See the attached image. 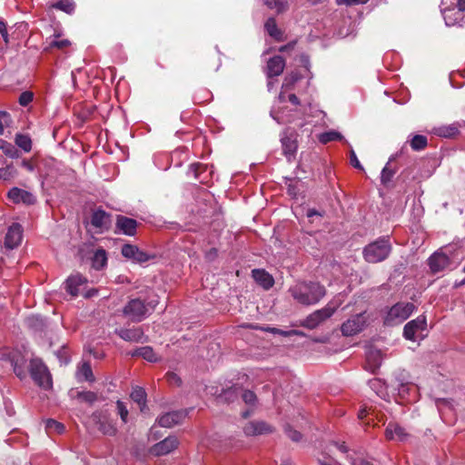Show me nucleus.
<instances>
[{
    "instance_id": "1",
    "label": "nucleus",
    "mask_w": 465,
    "mask_h": 465,
    "mask_svg": "<svg viewBox=\"0 0 465 465\" xmlns=\"http://www.w3.org/2000/svg\"><path fill=\"white\" fill-rule=\"evenodd\" d=\"M292 297L302 305L319 302L326 294L325 287L315 282H302L289 289Z\"/></svg>"
},
{
    "instance_id": "2",
    "label": "nucleus",
    "mask_w": 465,
    "mask_h": 465,
    "mask_svg": "<svg viewBox=\"0 0 465 465\" xmlns=\"http://www.w3.org/2000/svg\"><path fill=\"white\" fill-rule=\"evenodd\" d=\"M157 304V300L146 302L141 298H133L123 308V314L133 322H141L155 309Z\"/></svg>"
},
{
    "instance_id": "3",
    "label": "nucleus",
    "mask_w": 465,
    "mask_h": 465,
    "mask_svg": "<svg viewBox=\"0 0 465 465\" xmlns=\"http://www.w3.org/2000/svg\"><path fill=\"white\" fill-rule=\"evenodd\" d=\"M374 320L375 318L372 316V314L367 312L358 313L349 318L341 324V331L343 336H354L363 331L367 326L374 322Z\"/></svg>"
},
{
    "instance_id": "4",
    "label": "nucleus",
    "mask_w": 465,
    "mask_h": 465,
    "mask_svg": "<svg viewBox=\"0 0 465 465\" xmlns=\"http://www.w3.org/2000/svg\"><path fill=\"white\" fill-rule=\"evenodd\" d=\"M29 371L31 378L40 388L50 390L53 387L52 375L41 359L35 358L30 361Z\"/></svg>"
},
{
    "instance_id": "5",
    "label": "nucleus",
    "mask_w": 465,
    "mask_h": 465,
    "mask_svg": "<svg viewBox=\"0 0 465 465\" xmlns=\"http://www.w3.org/2000/svg\"><path fill=\"white\" fill-rule=\"evenodd\" d=\"M415 306L411 302H398L393 305L384 318V324L393 326L401 323L413 312Z\"/></svg>"
},
{
    "instance_id": "6",
    "label": "nucleus",
    "mask_w": 465,
    "mask_h": 465,
    "mask_svg": "<svg viewBox=\"0 0 465 465\" xmlns=\"http://www.w3.org/2000/svg\"><path fill=\"white\" fill-rule=\"evenodd\" d=\"M140 223L133 218L117 214L115 217V233H123L127 236H135Z\"/></svg>"
},
{
    "instance_id": "7",
    "label": "nucleus",
    "mask_w": 465,
    "mask_h": 465,
    "mask_svg": "<svg viewBox=\"0 0 465 465\" xmlns=\"http://www.w3.org/2000/svg\"><path fill=\"white\" fill-rule=\"evenodd\" d=\"M334 312L335 308L327 305L307 316L302 325L310 330L315 329L320 323L329 319Z\"/></svg>"
},
{
    "instance_id": "8",
    "label": "nucleus",
    "mask_w": 465,
    "mask_h": 465,
    "mask_svg": "<svg viewBox=\"0 0 465 465\" xmlns=\"http://www.w3.org/2000/svg\"><path fill=\"white\" fill-rule=\"evenodd\" d=\"M121 253L124 258L131 259L138 263H143L154 258V255H151L139 249L137 245L131 243L124 244L121 249Z\"/></svg>"
},
{
    "instance_id": "9",
    "label": "nucleus",
    "mask_w": 465,
    "mask_h": 465,
    "mask_svg": "<svg viewBox=\"0 0 465 465\" xmlns=\"http://www.w3.org/2000/svg\"><path fill=\"white\" fill-rule=\"evenodd\" d=\"M64 284L68 293L72 296H77L85 289L87 279L80 273H75L68 277Z\"/></svg>"
},
{
    "instance_id": "10",
    "label": "nucleus",
    "mask_w": 465,
    "mask_h": 465,
    "mask_svg": "<svg viewBox=\"0 0 465 465\" xmlns=\"http://www.w3.org/2000/svg\"><path fill=\"white\" fill-rule=\"evenodd\" d=\"M427 322L423 315L418 316L416 319L407 322L403 328V336L406 340L415 341V334L419 331L426 329Z\"/></svg>"
},
{
    "instance_id": "11",
    "label": "nucleus",
    "mask_w": 465,
    "mask_h": 465,
    "mask_svg": "<svg viewBox=\"0 0 465 465\" xmlns=\"http://www.w3.org/2000/svg\"><path fill=\"white\" fill-rule=\"evenodd\" d=\"M23 237V228L19 223H13L7 230L5 237V247L10 250L17 247Z\"/></svg>"
},
{
    "instance_id": "12",
    "label": "nucleus",
    "mask_w": 465,
    "mask_h": 465,
    "mask_svg": "<svg viewBox=\"0 0 465 465\" xmlns=\"http://www.w3.org/2000/svg\"><path fill=\"white\" fill-rule=\"evenodd\" d=\"M450 263L448 255L443 252H435L428 259V265L432 273H438L445 270Z\"/></svg>"
},
{
    "instance_id": "13",
    "label": "nucleus",
    "mask_w": 465,
    "mask_h": 465,
    "mask_svg": "<svg viewBox=\"0 0 465 465\" xmlns=\"http://www.w3.org/2000/svg\"><path fill=\"white\" fill-rule=\"evenodd\" d=\"M187 415L186 411H174L166 412L158 418L157 421L161 427L172 428L174 425L180 424Z\"/></svg>"
},
{
    "instance_id": "14",
    "label": "nucleus",
    "mask_w": 465,
    "mask_h": 465,
    "mask_svg": "<svg viewBox=\"0 0 465 465\" xmlns=\"http://www.w3.org/2000/svg\"><path fill=\"white\" fill-rule=\"evenodd\" d=\"M178 440L174 436H169L163 440L154 444L152 448V453L156 456L169 454L178 447Z\"/></svg>"
},
{
    "instance_id": "15",
    "label": "nucleus",
    "mask_w": 465,
    "mask_h": 465,
    "mask_svg": "<svg viewBox=\"0 0 465 465\" xmlns=\"http://www.w3.org/2000/svg\"><path fill=\"white\" fill-rule=\"evenodd\" d=\"M243 431L247 436H257L272 433L273 431V428L265 421L257 420L248 422L244 426Z\"/></svg>"
},
{
    "instance_id": "16",
    "label": "nucleus",
    "mask_w": 465,
    "mask_h": 465,
    "mask_svg": "<svg viewBox=\"0 0 465 465\" xmlns=\"http://www.w3.org/2000/svg\"><path fill=\"white\" fill-rule=\"evenodd\" d=\"M7 197L15 203L33 204L35 202V198L31 193L17 187H13L8 192Z\"/></svg>"
},
{
    "instance_id": "17",
    "label": "nucleus",
    "mask_w": 465,
    "mask_h": 465,
    "mask_svg": "<svg viewBox=\"0 0 465 465\" xmlns=\"http://www.w3.org/2000/svg\"><path fill=\"white\" fill-rule=\"evenodd\" d=\"M285 67V60L281 55H275L267 62V76L272 78L282 74Z\"/></svg>"
},
{
    "instance_id": "18",
    "label": "nucleus",
    "mask_w": 465,
    "mask_h": 465,
    "mask_svg": "<svg viewBox=\"0 0 465 465\" xmlns=\"http://www.w3.org/2000/svg\"><path fill=\"white\" fill-rule=\"evenodd\" d=\"M252 276L256 283L264 290H270L274 284L273 277L263 269H253Z\"/></svg>"
},
{
    "instance_id": "19",
    "label": "nucleus",
    "mask_w": 465,
    "mask_h": 465,
    "mask_svg": "<svg viewBox=\"0 0 465 465\" xmlns=\"http://www.w3.org/2000/svg\"><path fill=\"white\" fill-rule=\"evenodd\" d=\"M115 333L126 341L139 342L143 336V331L141 327H134L130 329L121 328L115 331Z\"/></svg>"
},
{
    "instance_id": "20",
    "label": "nucleus",
    "mask_w": 465,
    "mask_h": 465,
    "mask_svg": "<svg viewBox=\"0 0 465 465\" xmlns=\"http://www.w3.org/2000/svg\"><path fill=\"white\" fill-rule=\"evenodd\" d=\"M110 214L102 209L94 211L91 216V224L97 229L108 228Z\"/></svg>"
},
{
    "instance_id": "21",
    "label": "nucleus",
    "mask_w": 465,
    "mask_h": 465,
    "mask_svg": "<svg viewBox=\"0 0 465 465\" xmlns=\"http://www.w3.org/2000/svg\"><path fill=\"white\" fill-rule=\"evenodd\" d=\"M366 362L365 369L372 373H375L378 369V351L374 349V345L370 343L366 346Z\"/></svg>"
},
{
    "instance_id": "22",
    "label": "nucleus",
    "mask_w": 465,
    "mask_h": 465,
    "mask_svg": "<svg viewBox=\"0 0 465 465\" xmlns=\"http://www.w3.org/2000/svg\"><path fill=\"white\" fill-rule=\"evenodd\" d=\"M264 29L266 33L273 38L277 42H282L284 40L283 31L280 29L277 25L276 20L274 17H269L264 23Z\"/></svg>"
},
{
    "instance_id": "23",
    "label": "nucleus",
    "mask_w": 465,
    "mask_h": 465,
    "mask_svg": "<svg viewBox=\"0 0 465 465\" xmlns=\"http://www.w3.org/2000/svg\"><path fill=\"white\" fill-rule=\"evenodd\" d=\"M283 154L287 157L288 161L294 155L297 150V142L292 135H284L281 138Z\"/></svg>"
},
{
    "instance_id": "24",
    "label": "nucleus",
    "mask_w": 465,
    "mask_h": 465,
    "mask_svg": "<svg viewBox=\"0 0 465 465\" xmlns=\"http://www.w3.org/2000/svg\"><path fill=\"white\" fill-rule=\"evenodd\" d=\"M146 397L147 394L143 388L139 386L133 388L131 392V399L139 405L141 411H144V410L147 408Z\"/></svg>"
},
{
    "instance_id": "25",
    "label": "nucleus",
    "mask_w": 465,
    "mask_h": 465,
    "mask_svg": "<svg viewBox=\"0 0 465 465\" xmlns=\"http://www.w3.org/2000/svg\"><path fill=\"white\" fill-rule=\"evenodd\" d=\"M131 355L133 357H142L143 359L150 361L155 362L158 361L156 354L153 351V349L150 346H144L134 350Z\"/></svg>"
},
{
    "instance_id": "26",
    "label": "nucleus",
    "mask_w": 465,
    "mask_h": 465,
    "mask_svg": "<svg viewBox=\"0 0 465 465\" xmlns=\"http://www.w3.org/2000/svg\"><path fill=\"white\" fill-rule=\"evenodd\" d=\"M107 263V255L105 250L100 248L95 251L92 258V266L95 270L103 269Z\"/></svg>"
},
{
    "instance_id": "27",
    "label": "nucleus",
    "mask_w": 465,
    "mask_h": 465,
    "mask_svg": "<svg viewBox=\"0 0 465 465\" xmlns=\"http://www.w3.org/2000/svg\"><path fill=\"white\" fill-rule=\"evenodd\" d=\"M241 391L242 388L234 385L223 390V392L219 395V399L226 402H233L235 400H237Z\"/></svg>"
},
{
    "instance_id": "28",
    "label": "nucleus",
    "mask_w": 465,
    "mask_h": 465,
    "mask_svg": "<svg viewBox=\"0 0 465 465\" xmlns=\"http://www.w3.org/2000/svg\"><path fill=\"white\" fill-rule=\"evenodd\" d=\"M363 255L368 262L375 263L378 262V242L375 241L365 247Z\"/></svg>"
},
{
    "instance_id": "29",
    "label": "nucleus",
    "mask_w": 465,
    "mask_h": 465,
    "mask_svg": "<svg viewBox=\"0 0 465 465\" xmlns=\"http://www.w3.org/2000/svg\"><path fill=\"white\" fill-rule=\"evenodd\" d=\"M459 127L460 125L458 124L441 126L438 128L436 134L444 138H451L460 134Z\"/></svg>"
},
{
    "instance_id": "30",
    "label": "nucleus",
    "mask_w": 465,
    "mask_h": 465,
    "mask_svg": "<svg viewBox=\"0 0 465 465\" xmlns=\"http://www.w3.org/2000/svg\"><path fill=\"white\" fill-rule=\"evenodd\" d=\"M11 365L13 367V371L15 373V375L20 379L23 380L26 377V371L25 370V361L23 358L18 357L15 358L13 357L11 360Z\"/></svg>"
},
{
    "instance_id": "31",
    "label": "nucleus",
    "mask_w": 465,
    "mask_h": 465,
    "mask_svg": "<svg viewBox=\"0 0 465 465\" xmlns=\"http://www.w3.org/2000/svg\"><path fill=\"white\" fill-rule=\"evenodd\" d=\"M396 435L400 440H403L407 435L404 431V429L396 425L390 423L385 430V436L389 440H392Z\"/></svg>"
},
{
    "instance_id": "32",
    "label": "nucleus",
    "mask_w": 465,
    "mask_h": 465,
    "mask_svg": "<svg viewBox=\"0 0 465 465\" xmlns=\"http://www.w3.org/2000/svg\"><path fill=\"white\" fill-rule=\"evenodd\" d=\"M410 145L413 151H422L428 145V139L425 135L415 134L411 139Z\"/></svg>"
},
{
    "instance_id": "33",
    "label": "nucleus",
    "mask_w": 465,
    "mask_h": 465,
    "mask_svg": "<svg viewBox=\"0 0 465 465\" xmlns=\"http://www.w3.org/2000/svg\"><path fill=\"white\" fill-rule=\"evenodd\" d=\"M77 377L79 380L81 379L80 377H83L84 381H94V376L89 362L85 361L78 368Z\"/></svg>"
},
{
    "instance_id": "34",
    "label": "nucleus",
    "mask_w": 465,
    "mask_h": 465,
    "mask_svg": "<svg viewBox=\"0 0 465 465\" xmlns=\"http://www.w3.org/2000/svg\"><path fill=\"white\" fill-rule=\"evenodd\" d=\"M342 138L343 137L341 133L337 131H329L319 134L318 140L320 143L326 144L332 141H341Z\"/></svg>"
},
{
    "instance_id": "35",
    "label": "nucleus",
    "mask_w": 465,
    "mask_h": 465,
    "mask_svg": "<svg viewBox=\"0 0 465 465\" xmlns=\"http://www.w3.org/2000/svg\"><path fill=\"white\" fill-rule=\"evenodd\" d=\"M264 4L271 9H276L278 14L287 11L289 8L287 0H264Z\"/></svg>"
},
{
    "instance_id": "36",
    "label": "nucleus",
    "mask_w": 465,
    "mask_h": 465,
    "mask_svg": "<svg viewBox=\"0 0 465 465\" xmlns=\"http://www.w3.org/2000/svg\"><path fill=\"white\" fill-rule=\"evenodd\" d=\"M0 149L4 152V153L10 158H17L19 157L18 149L13 145L12 143L0 140Z\"/></svg>"
},
{
    "instance_id": "37",
    "label": "nucleus",
    "mask_w": 465,
    "mask_h": 465,
    "mask_svg": "<svg viewBox=\"0 0 465 465\" xmlns=\"http://www.w3.org/2000/svg\"><path fill=\"white\" fill-rule=\"evenodd\" d=\"M15 144L25 152H30L32 149L31 138L26 134H17L15 135Z\"/></svg>"
},
{
    "instance_id": "38",
    "label": "nucleus",
    "mask_w": 465,
    "mask_h": 465,
    "mask_svg": "<svg viewBox=\"0 0 465 465\" xmlns=\"http://www.w3.org/2000/svg\"><path fill=\"white\" fill-rule=\"evenodd\" d=\"M98 430L104 435H114L116 430L114 425L105 419H100L97 422Z\"/></svg>"
},
{
    "instance_id": "39",
    "label": "nucleus",
    "mask_w": 465,
    "mask_h": 465,
    "mask_svg": "<svg viewBox=\"0 0 465 465\" xmlns=\"http://www.w3.org/2000/svg\"><path fill=\"white\" fill-rule=\"evenodd\" d=\"M45 429L49 433L55 432L57 434H62L64 431L65 427L63 423L49 419L45 422Z\"/></svg>"
},
{
    "instance_id": "40",
    "label": "nucleus",
    "mask_w": 465,
    "mask_h": 465,
    "mask_svg": "<svg viewBox=\"0 0 465 465\" xmlns=\"http://www.w3.org/2000/svg\"><path fill=\"white\" fill-rule=\"evenodd\" d=\"M53 8L65 12L66 14H72L74 10V3L72 0H60L54 3Z\"/></svg>"
},
{
    "instance_id": "41",
    "label": "nucleus",
    "mask_w": 465,
    "mask_h": 465,
    "mask_svg": "<svg viewBox=\"0 0 465 465\" xmlns=\"http://www.w3.org/2000/svg\"><path fill=\"white\" fill-rule=\"evenodd\" d=\"M391 252V244L389 239H380V262L385 260Z\"/></svg>"
},
{
    "instance_id": "42",
    "label": "nucleus",
    "mask_w": 465,
    "mask_h": 465,
    "mask_svg": "<svg viewBox=\"0 0 465 465\" xmlns=\"http://www.w3.org/2000/svg\"><path fill=\"white\" fill-rule=\"evenodd\" d=\"M16 169L12 165L0 168V179L8 181L16 175Z\"/></svg>"
},
{
    "instance_id": "43",
    "label": "nucleus",
    "mask_w": 465,
    "mask_h": 465,
    "mask_svg": "<svg viewBox=\"0 0 465 465\" xmlns=\"http://www.w3.org/2000/svg\"><path fill=\"white\" fill-rule=\"evenodd\" d=\"M394 173H395V169L391 168L390 166V163H387L381 171V183L383 184H387L388 183H390L392 176L394 175Z\"/></svg>"
},
{
    "instance_id": "44",
    "label": "nucleus",
    "mask_w": 465,
    "mask_h": 465,
    "mask_svg": "<svg viewBox=\"0 0 465 465\" xmlns=\"http://www.w3.org/2000/svg\"><path fill=\"white\" fill-rule=\"evenodd\" d=\"M301 79V75L297 73L292 74L285 77L282 88H285L287 90H291L293 88L294 84Z\"/></svg>"
},
{
    "instance_id": "45",
    "label": "nucleus",
    "mask_w": 465,
    "mask_h": 465,
    "mask_svg": "<svg viewBox=\"0 0 465 465\" xmlns=\"http://www.w3.org/2000/svg\"><path fill=\"white\" fill-rule=\"evenodd\" d=\"M77 399L88 402L90 404L94 403L97 400L96 393L93 391H79L77 392Z\"/></svg>"
},
{
    "instance_id": "46",
    "label": "nucleus",
    "mask_w": 465,
    "mask_h": 465,
    "mask_svg": "<svg viewBox=\"0 0 465 465\" xmlns=\"http://www.w3.org/2000/svg\"><path fill=\"white\" fill-rule=\"evenodd\" d=\"M242 401L249 405H254L257 400L256 394L249 390L241 391Z\"/></svg>"
},
{
    "instance_id": "47",
    "label": "nucleus",
    "mask_w": 465,
    "mask_h": 465,
    "mask_svg": "<svg viewBox=\"0 0 465 465\" xmlns=\"http://www.w3.org/2000/svg\"><path fill=\"white\" fill-rule=\"evenodd\" d=\"M70 45H71V42L67 39H64V40H55L54 39L49 43L47 49H53V48L64 49V48L69 46Z\"/></svg>"
},
{
    "instance_id": "48",
    "label": "nucleus",
    "mask_w": 465,
    "mask_h": 465,
    "mask_svg": "<svg viewBox=\"0 0 465 465\" xmlns=\"http://www.w3.org/2000/svg\"><path fill=\"white\" fill-rule=\"evenodd\" d=\"M33 98H34L33 93L29 92V91H25L20 94L18 103L22 106H27L33 101Z\"/></svg>"
},
{
    "instance_id": "49",
    "label": "nucleus",
    "mask_w": 465,
    "mask_h": 465,
    "mask_svg": "<svg viewBox=\"0 0 465 465\" xmlns=\"http://www.w3.org/2000/svg\"><path fill=\"white\" fill-rule=\"evenodd\" d=\"M116 407H117L118 414L121 417V420L124 423H126L127 422V417H128V410H127L125 404L123 401H117Z\"/></svg>"
},
{
    "instance_id": "50",
    "label": "nucleus",
    "mask_w": 465,
    "mask_h": 465,
    "mask_svg": "<svg viewBox=\"0 0 465 465\" xmlns=\"http://www.w3.org/2000/svg\"><path fill=\"white\" fill-rule=\"evenodd\" d=\"M165 378H166V381L167 382L170 384V385H174V386H180L182 384V380L181 378L174 372H167L165 374Z\"/></svg>"
},
{
    "instance_id": "51",
    "label": "nucleus",
    "mask_w": 465,
    "mask_h": 465,
    "mask_svg": "<svg viewBox=\"0 0 465 465\" xmlns=\"http://www.w3.org/2000/svg\"><path fill=\"white\" fill-rule=\"evenodd\" d=\"M285 432L287 434V436L293 441H300L301 439H302V434L301 432H299L298 430H295L291 428L290 425H287L285 427Z\"/></svg>"
},
{
    "instance_id": "52",
    "label": "nucleus",
    "mask_w": 465,
    "mask_h": 465,
    "mask_svg": "<svg viewBox=\"0 0 465 465\" xmlns=\"http://www.w3.org/2000/svg\"><path fill=\"white\" fill-rule=\"evenodd\" d=\"M206 165H203V163H193L191 165V169L192 171L193 172V174H194V177L197 179L199 178V175L206 171Z\"/></svg>"
},
{
    "instance_id": "53",
    "label": "nucleus",
    "mask_w": 465,
    "mask_h": 465,
    "mask_svg": "<svg viewBox=\"0 0 465 465\" xmlns=\"http://www.w3.org/2000/svg\"><path fill=\"white\" fill-rule=\"evenodd\" d=\"M296 45H297V40L291 41L288 44L280 46L279 52H281V53L292 52V50H294Z\"/></svg>"
},
{
    "instance_id": "54",
    "label": "nucleus",
    "mask_w": 465,
    "mask_h": 465,
    "mask_svg": "<svg viewBox=\"0 0 465 465\" xmlns=\"http://www.w3.org/2000/svg\"><path fill=\"white\" fill-rule=\"evenodd\" d=\"M350 163L351 164L357 169L363 170L360 161L357 158V155L353 150L350 153Z\"/></svg>"
},
{
    "instance_id": "55",
    "label": "nucleus",
    "mask_w": 465,
    "mask_h": 465,
    "mask_svg": "<svg viewBox=\"0 0 465 465\" xmlns=\"http://www.w3.org/2000/svg\"><path fill=\"white\" fill-rule=\"evenodd\" d=\"M9 114L6 112L0 111V135L4 134L5 125L7 123Z\"/></svg>"
},
{
    "instance_id": "56",
    "label": "nucleus",
    "mask_w": 465,
    "mask_h": 465,
    "mask_svg": "<svg viewBox=\"0 0 465 465\" xmlns=\"http://www.w3.org/2000/svg\"><path fill=\"white\" fill-rule=\"evenodd\" d=\"M0 34L3 37V40L7 45L9 43L7 25H6L5 22H4L2 20H0Z\"/></svg>"
},
{
    "instance_id": "57",
    "label": "nucleus",
    "mask_w": 465,
    "mask_h": 465,
    "mask_svg": "<svg viewBox=\"0 0 465 465\" xmlns=\"http://www.w3.org/2000/svg\"><path fill=\"white\" fill-rule=\"evenodd\" d=\"M463 13H465V0H458L456 15L460 17Z\"/></svg>"
},
{
    "instance_id": "58",
    "label": "nucleus",
    "mask_w": 465,
    "mask_h": 465,
    "mask_svg": "<svg viewBox=\"0 0 465 465\" xmlns=\"http://www.w3.org/2000/svg\"><path fill=\"white\" fill-rule=\"evenodd\" d=\"M22 166L28 172H33L35 170V164L30 160H24L22 162Z\"/></svg>"
},
{
    "instance_id": "59",
    "label": "nucleus",
    "mask_w": 465,
    "mask_h": 465,
    "mask_svg": "<svg viewBox=\"0 0 465 465\" xmlns=\"http://www.w3.org/2000/svg\"><path fill=\"white\" fill-rule=\"evenodd\" d=\"M336 1V4L341 5H356L360 2V0H335Z\"/></svg>"
},
{
    "instance_id": "60",
    "label": "nucleus",
    "mask_w": 465,
    "mask_h": 465,
    "mask_svg": "<svg viewBox=\"0 0 465 465\" xmlns=\"http://www.w3.org/2000/svg\"><path fill=\"white\" fill-rule=\"evenodd\" d=\"M288 99L294 105H299L300 104V99L294 94H291L289 95Z\"/></svg>"
},
{
    "instance_id": "61",
    "label": "nucleus",
    "mask_w": 465,
    "mask_h": 465,
    "mask_svg": "<svg viewBox=\"0 0 465 465\" xmlns=\"http://www.w3.org/2000/svg\"><path fill=\"white\" fill-rule=\"evenodd\" d=\"M369 385L371 388V390L374 391L375 393H377L376 388L378 386V379L374 378V379L370 380Z\"/></svg>"
},
{
    "instance_id": "62",
    "label": "nucleus",
    "mask_w": 465,
    "mask_h": 465,
    "mask_svg": "<svg viewBox=\"0 0 465 465\" xmlns=\"http://www.w3.org/2000/svg\"><path fill=\"white\" fill-rule=\"evenodd\" d=\"M314 215L322 216V214L319 211H317L316 209H309L307 211V216L308 217H312Z\"/></svg>"
},
{
    "instance_id": "63",
    "label": "nucleus",
    "mask_w": 465,
    "mask_h": 465,
    "mask_svg": "<svg viewBox=\"0 0 465 465\" xmlns=\"http://www.w3.org/2000/svg\"><path fill=\"white\" fill-rule=\"evenodd\" d=\"M337 447L343 453H346L348 451V448H347V446L345 445L344 442L337 443Z\"/></svg>"
},
{
    "instance_id": "64",
    "label": "nucleus",
    "mask_w": 465,
    "mask_h": 465,
    "mask_svg": "<svg viewBox=\"0 0 465 465\" xmlns=\"http://www.w3.org/2000/svg\"><path fill=\"white\" fill-rule=\"evenodd\" d=\"M367 413H368V411H367L366 408H364L359 411L358 418L360 420H363L366 417Z\"/></svg>"
}]
</instances>
